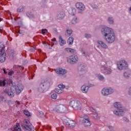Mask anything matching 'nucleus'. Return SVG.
Wrapping results in <instances>:
<instances>
[{"mask_svg": "<svg viewBox=\"0 0 131 131\" xmlns=\"http://www.w3.org/2000/svg\"><path fill=\"white\" fill-rule=\"evenodd\" d=\"M101 33L107 42L112 43L115 40V34L112 28L106 26L103 27L101 29Z\"/></svg>", "mask_w": 131, "mask_h": 131, "instance_id": "obj_1", "label": "nucleus"}, {"mask_svg": "<svg viewBox=\"0 0 131 131\" xmlns=\"http://www.w3.org/2000/svg\"><path fill=\"white\" fill-rule=\"evenodd\" d=\"M24 89V86L22 84H18L17 85L12 86L10 88V90H9L8 89H6L4 90V93L7 94L8 96L11 98H13L15 96L14 94L16 92V95H19L22 91Z\"/></svg>", "mask_w": 131, "mask_h": 131, "instance_id": "obj_2", "label": "nucleus"}, {"mask_svg": "<svg viewBox=\"0 0 131 131\" xmlns=\"http://www.w3.org/2000/svg\"><path fill=\"white\" fill-rule=\"evenodd\" d=\"M100 71L103 74H111L112 70V61L108 60L107 61H102L100 63Z\"/></svg>", "mask_w": 131, "mask_h": 131, "instance_id": "obj_3", "label": "nucleus"}, {"mask_svg": "<svg viewBox=\"0 0 131 131\" xmlns=\"http://www.w3.org/2000/svg\"><path fill=\"white\" fill-rule=\"evenodd\" d=\"M115 108H117V110L113 111V113L117 116H123L124 115V111L122 108V105L121 103L119 102H116L114 103Z\"/></svg>", "mask_w": 131, "mask_h": 131, "instance_id": "obj_4", "label": "nucleus"}, {"mask_svg": "<svg viewBox=\"0 0 131 131\" xmlns=\"http://www.w3.org/2000/svg\"><path fill=\"white\" fill-rule=\"evenodd\" d=\"M21 125L23 129L25 131H34V127H33V125L30 123L29 120L27 119L24 120Z\"/></svg>", "mask_w": 131, "mask_h": 131, "instance_id": "obj_5", "label": "nucleus"}, {"mask_svg": "<svg viewBox=\"0 0 131 131\" xmlns=\"http://www.w3.org/2000/svg\"><path fill=\"white\" fill-rule=\"evenodd\" d=\"M69 105L75 110H81V109H82L81 102L77 100L71 101L69 103Z\"/></svg>", "mask_w": 131, "mask_h": 131, "instance_id": "obj_6", "label": "nucleus"}, {"mask_svg": "<svg viewBox=\"0 0 131 131\" xmlns=\"http://www.w3.org/2000/svg\"><path fill=\"white\" fill-rule=\"evenodd\" d=\"M6 52H5V44L0 42V62L4 63L6 61Z\"/></svg>", "mask_w": 131, "mask_h": 131, "instance_id": "obj_7", "label": "nucleus"}, {"mask_svg": "<svg viewBox=\"0 0 131 131\" xmlns=\"http://www.w3.org/2000/svg\"><path fill=\"white\" fill-rule=\"evenodd\" d=\"M117 68L118 70H126L128 68V64L125 60L123 59L117 62Z\"/></svg>", "mask_w": 131, "mask_h": 131, "instance_id": "obj_8", "label": "nucleus"}, {"mask_svg": "<svg viewBox=\"0 0 131 131\" xmlns=\"http://www.w3.org/2000/svg\"><path fill=\"white\" fill-rule=\"evenodd\" d=\"M61 120L66 126H70V127H74L75 126V122L73 120H71L66 117H62Z\"/></svg>", "mask_w": 131, "mask_h": 131, "instance_id": "obj_9", "label": "nucleus"}, {"mask_svg": "<svg viewBox=\"0 0 131 131\" xmlns=\"http://www.w3.org/2000/svg\"><path fill=\"white\" fill-rule=\"evenodd\" d=\"M67 110V107L63 104H59L55 107V111L58 113H65Z\"/></svg>", "mask_w": 131, "mask_h": 131, "instance_id": "obj_10", "label": "nucleus"}, {"mask_svg": "<svg viewBox=\"0 0 131 131\" xmlns=\"http://www.w3.org/2000/svg\"><path fill=\"white\" fill-rule=\"evenodd\" d=\"M113 93H114V90L112 88H103L101 90V94L105 96L112 95Z\"/></svg>", "mask_w": 131, "mask_h": 131, "instance_id": "obj_11", "label": "nucleus"}, {"mask_svg": "<svg viewBox=\"0 0 131 131\" xmlns=\"http://www.w3.org/2000/svg\"><path fill=\"white\" fill-rule=\"evenodd\" d=\"M75 7L78 10V13L79 14H82V12L85 10V6L81 2L76 3Z\"/></svg>", "mask_w": 131, "mask_h": 131, "instance_id": "obj_12", "label": "nucleus"}, {"mask_svg": "<svg viewBox=\"0 0 131 131\" xmlns=\"http://www.w3.org/2000/svg\"><path fill=\"white\" fill-rule=\"evenodd\" d=\"M67 61L70 64H75L78 61V57L77 55H73L67 58Z\"/></svg>", "mask_w": 131, "mask_h": 131, "instance_id": "obj_13", "label": "nucleus"}, {"mask_svg": "<svg viewBox=\"0 0 131 131\" xmlns=\"http://www.w3.org/2000/svg\"><path fill=\"white\" fill-rule=\"evenodd\" d=\"M83 124L85 127H89L90 125H92L90 118L86 115L83 116Z\"/></svg>", "mask_w": 131, "mask_h": 131, "instance_id": "obj_14", "label": "nucleus"}, {"mask_svg": "<svg viewBox=\"0 0 131 131\" xmlns=\"http://www.w3.org/2000/svg\"><path fill=\"white\" fill-rule=\"evenodd\" d=\"M47 88V82L45 81H42L41 84L39 85L38 88V92L40 93H42V92H45V90H46Z\"/></svg>", "mask_w": 131, "mask_h": 131, "instance_id": "obj_15", "label": "nucleus"}, {"mask_svg": "<svg viewBox=\"0 0 131 131\" xmlns=\"http://www.w3.org/2000/svg\"><path fill=\"white\" fill-rule=\"evenodd\" d=\"M93 86L94 85L92 84L90 85H89L88 86H86L85 85H83L81 87V91L84 94H86V93L89 92V89H90V88H91V86Z\"/></svg>", "mask_w": 131, "mask_h": 131, "instance_id": "obj_16", "label": "nucleus"}, {"mask_svg": "<svg viewBox=\"0 0 131 131\" xmlns=\"http://www.w3.org/2000/svg\"><path fill=\"white\" fill-rule=\"evenodd\" d=\"M8 131H22V129L20 127L19 123H16L13 127H11Z\"/></svg>", "mask_w": 131, "mask_h": 131, "instance_id": "obj_17", "label": "nucleus"}, {"mask_svg": "<svg viewBox=\"0 0 131 131\" xmlns=\"http://www.w3.org/2000/svg\"><path fill=\"white\" fill-rule=\"evenodd\" d=\"M55 72L57 74H62L63 75L67 73V71L62 68H57L55 70Z\"/></svg>", "mask_w": 131, "mask_h": 131, "instance_id": "obj_18", "label": "nucleus"}, {"mask_svg": "<svg viewBox=\"0 0 131 131\" xmlns=\"http://www.w3.org/2000/svg\"><path fill=\"white\" fill-rule=\"evenodd\" d=\"M65 17V13L63 11L59 12L58 13L56 18L58 20H62V19H63Z\"/></svg>", "mask_w": 131, "mask_h": 131, "instance_id": "obj_19", "label": "nucleus"}, {"mask_svg": "<svg viewBox=\"0 0 131 131\" xmlns=\"http://www.w3.org/2000/svg\"><path fill=\"white\" fill-rule=\"evenodd\" d=\"M78 70L79 74H84L86 68H85V67L84 66H80L78 67Z\"/></svg>", "mask_w": 131, "mask_h": 131, "instance_id": "obj_20", "label": "nucleus"}, {"mask_svg": "<svg viewBox=\"0 0 131 131\" xmlns=\"http://www.w3.org/2000/svg\"><path fill=\"white\" fill-rule=\"evenodd\" d=\"M97 43H98V45H100V46L103 49H108V46H107V45H106V43L104 42L103 41H98Z\"/></svg>", "mask_w": 131, "mask_h": 131, "instance_id": "obj_21", "label": "nucleus"}, {"mask_svg": "<svg viewBox=\"0 0 131 131\" xmlns=\"http://www.w3.org/2000/svg\"><path fill=\"white\" fill-rule=\"evenodd\" d=\"M68 12H69V14H70V15L74 16V15H75V14L76 13V10L75 9V8H70L69 9Z\"/></svg>", "mask_w": 131, "mask_h": 131, "instance_id": "obj_22", "label": "nucleus"}, {"mask_svg": "<svg viewBox=\"0 0 131 131\" xmlns=\"http://www.w3.org/2000/svg\"><path fill=\"white\" fill-rule=\"evenodd\" d=\"M59 42L60 46H64V45L66 44V41L62 38V36H59Z\"/></svg>", "mask_w": 131, "mask_h": 131, "instance_id": "obj_23", "label": "nucleus"}, {"mask_svg": "<svg viewBox=\"0 0 131 131\" xmlns=\"http://www.w3.org/2000/svg\"><path fill=\"white\" fill-rule=\"evenodd\" d=\"M14 69H15L16 71H17V73H21L22 72V70L23 68L21 66H15L14 67Z\"/></svg>", "mask_w": 131, "mask_h": 131, "instance_id": "obj_24", "label": "nucleus"}, {"mask_svg": "<svg viewBox=\"0 0 131 131\" xmlns=\"http://www.w3.org/2000/svg\"><path fill=\"white\" fill-rule=\"evenodd\" d=\"M79 22V19L77 17L75 16L71 20V23L72 24H77Z\"/></svg>", "mask_w": 131, "mask_h": 131, "instance_id": "obj_25", "label": "nucleus"}, {"mask_svg": "<svg viewBox=\"0 0 131 131\" xmlns=\"http://www.w3.org/2000/svg\"><path fill=\"white\" fill-rule=\"evenodd\" d=\"M96 77L98 78V79L99 80H100V81H102L105 79V78L104 77V76L101 75V74H95Z\"/></svg>", "mask_w": 131, "mask_h": 131, "instance_id": "obj_26", "label": "nucleus"}, {"mask_svg": "<svg viewBox=\"0 0 131 131\" xmlns=\"http://www.w3.org/2000/svg\"><path fill=\"white\" fill-rule=\"evenodd\" d=\"M7 83H8V80L7 79L0 80V86H6Z\"/></svg>", "mask_w": 131, "mask_h": 131, "instance_id": "obj_27", "label": "nucleus"}, {"mask_svg": "<svg viewBox=\"0 0 131 131\" xmlns=\"http://www.w3.org/2000/svg\"><path fill=\"white\" fill-rule=\"evenodd\" d=\"M74 40V39L73 38V37H70L68 39V43L70 46H71V45H73Z\"/></svg>", "mask_w": 131, "mask_h": 131, "instance_id": "obj_28", "label": "nucleus"}, {"mask_svg": "<svg viewBox=\"0 0 131 131\" xmlns=\"http://www.w3.org/2000/svg\"><path fill=\"white\" fill-rule=\"evenodd\" d=\"M130 72H125L123 73V76L125 77V78H128L129 76H130Z\"/></svg>", "mask_w": 131, "mask_h": 131, "instance_id": "obj_29", "label": "nucleus"}, {"mask_svg": "<svg viewBox=\"0 0 131 131\" xmlns=\"http://www.w3.org/2000/svg\"><path fill=\"white\" fill-rule=\"evenodd\" d=\"M64 51L67 53H71V54H73V53H74V50L71 48H66L64 49Z\"/></svg>", "mask_w": 131, "mask_h": 131, "instance_id": "obj_30", "label": "nucleus"}, {"mask_svg": "<svg viewBox=\"0 0 131 131\" xmlns=\"http://www.w3.org/2000/svg\"><path fill=\"white\" fill-rule=\"evenodd\" d=\"M72 32H73V31L71 29H67L66 30V34L68 35H71Z\"/></svg>", "mask_w": 131, "mask_h": 131, "instance_id": "obj_31", "label": "nucleus"}, {"mask_svg": "<svg viewBox=\"0 0 131 131\" xmlns=\"http://www.w3.org/2000/svg\"><path fill=\"white\" fill-rule=\"evenodd\" d=\"M55 92L56 93V94H62L64 92V91L62 89H55Z\"/></svg>", "mask_w": 131, "mask_h": 131, "instance_id": "obj_32", "label": "nucleus"}, {"mask_svg": "<svg viewBox=\"0 0 131 131\" xmlns=\"http://www.w3.org/2000/svg\"><path fill=\"white\" fill-rule=\"evenodd\" d=\"M107 21L109 24H113L114 23V20H113V17H109L107 19Z\"/></svg>", "mask_w": 131, "mask_h": 131, "instance_id": "obj_33", "label": "nucleus"}, {"mask_svg": "<svg viewBox=\"0 0 131 131\" xmlns=\"http://www.w3.org/2000/svg\"><path fill=\"white\" fill-rule=\"evenodd\" d=\"M51 43L53 45V46H56L58 43V42H57V40H56V38H53L51 39Z\"/></svg>", "mask_w": 131, "mask_h": 131, "instance_id": "obj_34", "label": "nucleus"}, {"mask_svg": "<svg viewBox=\"0 0 131 131\" xmlns=\"http://www.w3.org/2000/svg\"><path fill=\"white\" fill-rule=\"evenodd\" d=\"M37 115L39 117H45V114H43V112H38L37 113Z\"/></svg>", "mask_w": 131, "mask_h": 131, "instance_id": "obj_35", "label": "nucleus"}, {"mask_svg": "<svg viewBox=\"0 0 131 131\" xmlns=\"http://www.w3.org/2000/svg\"><path fill=\"white\" fill-rule=\"evenodd\" d=\"M24 10V8H23V7L20 6L19 7L17 10V13H20L21 12H23V10Z\"/></svg>", "mask_w": 131, "mask_h": 131, "instance_id": "obj_36", "label": "nucleus"}, {"mask_svg": "<svg viewBox=\"0 0 131 131\" xmlns=\"http://www.w3.org/2000/svg\"><path fill=\"white\" fill-rule=\"evenodd\" d=\"M51 98L53 100H57V98H58V97L57 96V94L56 93H53L52 95H51Z\"/></svg>", "mask_w": 131, "mask_h": 131, "instance_id": "obj_37", "label": "nucleus"}, {"mask_svg": "<svg viewBox=\"0 0 131 131\" xmlns=\"http://www.w3.org/2000/svg\"><path fill=\"white\" fill-rule=\"evenodd\" d=\"M24 114L26 115V116H30L31 115L30 113L27 110H24Z\"/></svg>", "mask_w": 131, "mask_h": 131, "instance_id": "obj_38", "label": "nucleus"}, {"mask_svg": "<svg viewBox=\"0 0 131 131\" xmlns=\"http://www.w3.org/2000/svg\"><path fill=\"white\" fill-rule=\"evenodd\" d=\"M84 36L85 38H91L92 37V35L89 33H85Z\"/></svg>", "mask_w": 131, "mask_h": 131, "instance_id": "obj_39", "label": "nucleus"}, {"mask_svg": "<svg viewBox=\"0 0 131 131\" xmlns=\"http://www.w3.org/2000/svg\"><path fill=\"white\" fill-rule=\"evenodd\" d=\"M91 7L94 10H97V9H98V6L97 5H96V4H91Z\"/></svg>", "mask_w": 131, "mask_h": 131, "instance_id": "obj_40", "label": "nucleus"}, {"mask_svg": "<svg viewBox=\"0 0 131 131\" xmlns=\"http://www.w3.org/2000/svg\"><path fill=\"white\" fill-rule=\"evenodd\" d=\"M58 86L59 89H65V86L62 83L58 84Z\"/></svg>", "mask_w": 131, "mask_h": 131, "instance_id": "obj_41", "label": "nucleus"}, {"mask_svg": "<svg viewBox=\"0 0 131 131\" xmlns=\"http://www.w3.org/2000/svg\"><path fill=\"white\" fill-rule=\"evenodd\" d=\"M81 102H82V103H84V104L86 103V102H87L86 98H82Z\"/></svg>", "mask_w": 131, "mask_h": 131, "instance_id": "obj_42", "label": "nucleus"}, {"mask_svg": "<svg viewBox=\"0 0 131 131\" xmlns=\"http://www.w3.org/2000/svg\"><path fill=\"white\" fill-rule=\"evenodd\" d=\"M93 116L94 118H96V119L98 118V114L97 113V112L93 113Z\"/></svg>", "mask_w": 131, "mask_h": 131, "instance_id": "obj_43", "label": "nucleus"}, {"mask_svg": "<svg viewBox=\"0 0 131 131\" xmlns=\"http://www.w3.org/2000/svg\"><path fill=\"white\" fill-rule=\"evenodd\" d=\"M0 98L1 101H2V102H6V99L5 98V97L3 96H0Z\"/></svg>", "mask_w": 131, "mask_h": 131, "instance_id": "obj_44", "label": "nucleus"}, {"mask_svg": "<svg viewBox=\"0 0 131 131\" xmlns=\"http://www.w3.org/2000/svg\"><path fill=\"white\" fill-rule=\"evenodd\" d=\"M108 128H109L110 131H114V127L112 126H108Z\"/></svg>", "mask_w": 131, "mask_h": 131, "instance_id": "obj_45", "label": "nucleus"}, {"mask_svg": "<svg viewBox=\"0 0 131 131\" xmlns=\"http://www.w3.org/2000/svg\"><path fill=\"white\" fill-rule=\"evenodd\" d=\"M13 73H14V71H11L8 73V75H9V76H12Z\"/></svg>", "mask_w": 131, "mask_h": 131, "instance_id": "obj_46", "label": "nucleus"}, {"mask_svg": "<svg viewBox=\"0 0 131 131\" xmlns=\"http://www.w3.org/2000/svg\"><path fill=\"white\" fill-rule=\"evenodd\" d=\"M81 53H82V54H83L84 55V56L86 57V53L85 52H84V51L82 49L81 50Z\"/></svg>", "mask_w": 131, "mask_h": 131, "instance_id": "obj_47", "label": "nucleus"}, {"mask_svg": "<svg viewBox=\"0 0 131 131\" xmlns=\"http://www.w3.org/2000/svg\"><path fill=\"white\" fill-rule=\"evenodd\" d=\"M47 31H48L47 30V29H42L41 32L42 34H45V33H46V32H47Z\"/></svg>", "mask_w": 131, "mask_h": 131, "instance_id": "obj_48", "label": "nucleus"}, {"mask_svg": "<svg viewBox=\"0 0 131 131\" xmlns=\"http://www.w3.org/2000/svg\"><path fill=\"white\" fill-rule=\"evenodd\" d=\"M123 120H124V121H126V122H127V121H128V120L127 119V118H126V117H123Z\"/></svg>", "mask_w": 131, "mask_h": 131, "instance_id": "obj_49", "label": "nucleus"}, {"mask_svg": "<svg viewBox=\"0 0 131 131\" xmlns=\"http://www.w3.org/2000/svg\"><path fill=\"white\" fill-rule=\"evenodd\" d=\"M128 94L131 96V87L129 88V91H128Z\"/></svg>", "mask_w": 131, "mask_h": 131, "instance_id": "obj_50", "label": "nucleus"}, {"mask_svg": "<svg viewBox=\"0 0 131 131\" xmlns=\"http://www.w3.org/2000/svg\"><path fill=\"white\" fill-rule=\"evenodd\" d=\"M3 71L4 74H7V73H8V72L6 71V70L5 69H3Z\"/></svg>", "mask_w": 131, "mask_h": 131, "instance_id": "obj_51", "label": "nucleus"}, {"mask_svg": "<svg viewBox=\"0 0 131 131\" xmlns=\"http://www.w3.org/2000/svg\"><path fill=\"white\" fill-rule=\"evenodd\" d=\"M15 103H16V105H20V102L18 101H16L15 102Z\"/></svg>", "mask_w": 131, "mask_h": 131, "instance_id": "obj_52", "label": "nucleus"}, {"mask_svg": "<svg viewBox=\"0 0 131 131\" xmlns=\"http://www.w3.org/2000/svg\"><path fill=\"white\" fill-rule=\"evenodd\" d=\"M3 30H4V28H3V27H0V31H3Z\"/></svg>", "mask_w": 131, "mask_h": 131, "instance_id": "obj_53", "label": "nucleus"}, {"mask_svg": "<svg viewBox=\"0 0 131 131\" xmlns=\"http://www.w3.org/2000/svg\"><path fill=\"white\" fill-rule=\"evenodd\" d=\"M129 14H131V6H130V8H129Z\"/></svg>", "mask_w": 131, "mask_h": 131, "instance_id": "obj_54", "label": "nucleus"}, {"mask_svg": "<svg viewBox=\"0 0 131 131\" xmlns=\"http://www.w3.org/2000/svg\"><path fill=\"white\" fill-rule=\"evenodd\" d=\"M27 16H28V17H29L30 18L31 17V16L30 15V14H29V13H27Z\"/></svg>", "mask_w": 131, "mask_h": 131, "instance_id": "obj_55", "label": "nucleus"}, {"mask_svg": "<svg viewBox=\"0 0 131 131\" xmlns=\"http://www.w3.org/2000/svg\"><path fill=\"white\" fill-rule=\"evenodd\" d=\"M47 128V129H51V126H48V128Z\"/></svg>", "mask_w": 131, "mask_h": 131, "instance_id": "obj_56", "label": "nucleus"}, {"mask_svg": "<svg viewBox=\"0 0 131 131\" xmlns=\"http://www.w3.org/2000/svg\"><path fill=\"white\" fill-rule=\"evenodd\" d=\"M2 34H3V32H2V31H0V36L1 35H2Z\"/></svg>", "mask_w": 131, "mask_h": 131, "instance_id": "obj_57", "label": "nucleus"}, {"mask_svg": "<svg viewBox=\"0 0 131 131\" xmlns=\"http://www.w3.org/2000/svg\"><path fill=\"white\" fill-rule=\"evenodd\" d=\"M56 130H59V128H56Z\"/></svg>", "mask_w": 131, "mask_h": 131, "instance_id": "obj_58", "label": "nucleus"}, {"mask_svg": "<svg viewBox=\"0 0 131 131\" xmlns=\"http://www.w3.org/2000/svg\"><path fill=\"white\" fill-rule=\"evenodd\" d=\"M2 21V18H0V22Z\"/></svg>", "mask_w": 131, "mask_h": 131, "instance_id": "obj_59", "label": "nucleus"}, {"mask_svg": "<svg viewBox=\"0 0 131 131\" xmlns=\"http://www.w3.org/2000/svg\"><path fill=\"white\" fill-rule=\"evenodd\" d=\"M90 109H91V110H93V108H91Z\"/></svg>", "mask_w": 131, "mask_h": 131, "instance_id": "obj_60", "label": "nucleus"}, {"mask_svg": "<svg viewBox=\"0 0 131 131\" xmlns=\"http://www.w3.org/2000/svg\"><path fill=\"white\" fill-rule=\"evenodd\" d=\"M60 129H61L60 131H62V129L60 128Z\"/></svg>", "mask_w": 131, "mask_h": 131, "instance_id": "obj_61", "label": "nucleus"}, {"mask_svg": "<svg viewBox=\"0 0 131 131\" xmlns=\"http://www.w3.org/2000/svg\"><path fill=\"white\" fill-rule=\"evenodd\" d=\"M129 1H130L131 2V0H129Z\"/></svg>", "mask_w": 131, "mask_h": 131, "instance_id": "obj_62", "label": "nucleus"}]
</instances>
